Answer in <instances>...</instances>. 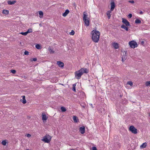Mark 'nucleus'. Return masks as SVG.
Masks as SVG:
<instances>
[{"instance_id": "obj_26", "label": "nucleus", "mask_w": 150, "mask_h": 150, "mask_svg": "<svg viewBox=\"0 0 150 150\" xmlns=\"http://www.w3.org/2000/svg\"><path fill=\"white\" fill-rule=\"evenodd\" d=\"M145 85L146 86H150V81L146 82Z\"/></svg>"}, {"instance_id": "obj_36", "label": "nucleus", "mask_w": 150, "mask_h": 150, "mask_svg": "<svg viewBox=\"0 0 150 150\" xmlns=\"http://www.w3.org/2000/svg\"><path fill=\"white\" fill-rule=\"evenodd\" d=\"M127 17H128V18H131L132 17V14H131V13L130 14H129L128 15Z\"/></svg>"}, {"instance_id": "obj_11", "label": "nucleus", "mask_w": 150, "mask_h": 150, "mask_svg": "<svg viewBox=\"0 0 150 150\" xmlns=\"http://www.w3.org/2000/svg\"><path fill=\"white\" fill-rule=\"evenodd\" d=\"M42 120H43V121H44V120L46 121L47 120L48 118L46 116L45 114L44 113H42Z\"/></svg>"}, {"instance_id": "obj_42", "label": "nucleus", "mask_w": 150, "mask_h": 150, "mask_svg": "<svg viewBox=\"0 0 150 150\" xmlns=\"http://www.w3.org/2000/svg\"><path fill=\"white\" fill-rule=\"evenodd\" d=\"M72 90L74 92L76 91V88L74 87H73L72 88Z\"/></svg>"}, {"instance_id": "obj_21", "label": "nucleus", "mask_w": 150, "mask_h": 150, "mask_svg": "<svg viewBox=\"0 0 150 150\" xmlns=\"http://www.w3.org/2000/svg\"><path fill=\"white\" fill-rule=\"evenodd\" d=\"M2 13L6 15H7L9 13V11L7 10H4L2 11Z\"/></svg>"}, {"instance_id": "obj_43", "label": "nucleus", "mask_w": 150, "mask_h": 150, "mask_svg": "<svg viewBox=\"0 0 150 150\" xmlns=\"http://www.w3.org/2000/svg\"><path fill=\"white\" fill-rule=\"evenodd\" d=\"M145 42V41L144 40H142V41H141V43L142 45H143Z\"/></svg>"}, {"instance_id": "obj_23", "label": "nucleus", "mask_w": 150, "mask_h": 150, "mask_svg": "<svg viewBox=\"0 0 150 150\" xmlns=\"http://www.w3.org/2000/svg\"><path fill=\"white\" fill-rule=\"evenodd\" d=\"M135 23L137 24L140 23H141V21L140 20L137 19L135 20Z\"/></svg>"}, {"instance_id": "obj_45", "label": "nucleus", "mask_w": 150, "mask_h": 150, "mask_svg": "<svg viewBox=\"0 0 150 150\" xmlns=\"http://www.w3.org/2000/svg\"><path fill=\"white\" fill-rule=\"evenodd\" d=\"M76 86V84H74L73 85V87H75Z\"/></svg>"}, {"instance_id": "obj_13", "label": "nucleus", "mask_w": 150, "mask_h": 150, "mask_svg": "<svg viewBox=\"0 0 150 150\" xmlns=\"http://www.w3.org/2000/svg\"><path fill=\"white\" fill-rule=\"evenodd\" d=\"M22 97L23 100H22L21 99V101L24 104H25L26 103V101L25 99V96H22Z\"/></svg>"}, {"instance_id": "obj_15", "label": "nucleus", "mask_w": 150, "mask_h": 150, "mask_svg": "<svg viewBox=\"0 0 150 150\" xmlns=\"http://www.w3.org/2000/svg\"><path fill=\"white\" fill-rule=\"evenodd\" d=\"M87 17L88 15L87 13L85 12H84L83 13V20L87 19Z\"/></svg>"}, {"instance_id": "obj_14", "label": "nucleus", "mask_w": 150, "mask_h": 150, "mask_svg": "<svg viewBox=\"0 0 150 150\" xmlns=\"http://www.w3.org/2000/svg\"><path fill=\"white\" fill-rule=\"evenodd\" d=\"M111 11L110 10V11H108L107 12V15L108 16V19H109L111 17V14L110 13H111V11Z\"/></svg>"}, {"instance_id": "obj_2", "label": "nucleus", "mask_w": 150, "mask_h": 150, "mask_svg": "<svg viewBox=\"0 0 150 150\" xmlns=\"http://www.w3.org/2000/svg\"><path fill=\"white\" fill-rule=\"evenodd\" d=\"M100 34L99 31L96 30L91 31V34L92 35V39L94 42L96 43L98 42L99 39Z\"/></svg>"}, {"instance_id": "obj_22", "label": "nucleus", "mask_w": 150, "mask_h": 150, "mask_svg": "<svg viewBox=\"0 0 150 150\" xmlns=\"http://www.w3.org/2000/svg\"><path fill=\"white\" fill-rule=\"evenodd\" d=\"M39 14L40 15V18H41L42 17L43 15V13L42 11H39L38 12Z\"/></svg>"}, {"instance_id": "obj_40", "label": "nucleus", "mask_w": 150, "mask_h": 150, "mask_svg": "<svg viewBox=\"0 0 150 150\" xmlns=\"http://www.w3.org/2000/svg\"><path fill=\"white\" fill-rule=\"evenodd\" d=\"M26 136L28 137H30L31 135L29 134H26Z\"/></svg>"}, {"instance_id": "obj_6", "label": "nucleus", "mask_w": 150, "mask_h": 150, "mask_svg": "<svg viewBox=\"0 0 150 150\" xmlns=\"http://www.w3.org/2000/svg\"><path fill=\"white\" fill-rule=\"evenodd\" d=\"M122 22L124 23L126 26H129V27L130 26V24L129 23V21H127V20L126 19L123 18L122 19Z\"/></svg>"}, {"instance_id": "obj_28", "label": "nucleus", "mask_w": 150, "mask_h": 150, "mask_svg": "<svg viewBox=\"0 0 150 150\" xmlns=\"http://www.w3.org/2000/svg\"><path fill=\"white\" fill-rule=\"evenodd\" d=\"M6 143L7 142L5 140L1 142L2 144L4 146L6 145Z\"/></svg>"}, {"instance_id": "obj_8", "label": "nucleus", "mask_w": 150, "mask_h": 150, "mask_svg": "<svg viewBox=\"0 0 150 150\" xmlns=\"http://www.w3.org/2000/svg\"><path fill=\"white\" fill-rule=\"evenodd\" d=\"M111 5V8L110 10L111 11H113L115 7V5L114 2L113 1H111L110 2Z\"/></svg>"}, {"instance_id": "obj_38", "label": "nucleus", "mask_w": 150, "mask_h": 150, "mask_svg": "<svg viewBox=\"0 0 150 150\" xmlns=\"http://www.w3.org/2000/svg\"><path fill=\"white\" fill-rule=\"evenodd\" d=\"M92 150H97V149L96 147L93 146L92 147Z\"/></svg>"}, {"instance_id": "obj_35", "label": "nucleus", "mask_w": 150, "mask_h": 150, "mask_svg": "<svg viewBox=\"0 0 150 150\" xmlns=\"http://www.w3.org/2000/svg\"><path fill=\"white\" fill-rule=\"evenodd\" d=\"M24 54L25 55H28L29 54V52L27 51H25L24 52Z\"/></svg>"}, {"instance_id": "obj_29", "label": "nucleus", "mask_w": 150, "mask_h": 150, "mask_svg": "<svg viewBox=\"0 0 150 150\" xmlns=\"http://www.w3.org/2000/svg\"><path fill=\"white\" fill-rule=\"evenodd\" d=\"M33 31L31 28H29V29L28 30L26 31L27 33V34L28 33H30L32 32Z\"/></svg>"}, {"instance_id": "obj_7", "label": "nucleus", "mask_w": 150, "mask_h": 150, "mask_svg": "<svg viewBox=\"0 0 150 150\" xmlns=\"http://www.w3.org/2000/svg\"><path fill=\"white\" fill-rule=\"evenodd\" d=\"M85 128L84 126L81 127L79 128V132L82 134H83L85 132Z\"/></svg>"}, {"instance_id": "obj_47", "label": "nucleus", "mask_w": 150, "mask_h": 150, "mask_svg": "<svg viewBox=\"0 0 150 150\" xmlns=\"http://www.w3.org/2000/svg\"><path fill=\"white\" fill-rule=\"evenodd\" d=\"M71 150H74V149H71Z\"/></svg>"}, {"instance_id": "obj_27", "label": "nucleus", "mask_w": 150, "mask_h": 150, "mask_svg": "<svg viewBox=\"0 0 150 150\" xmlns=\"http://www.w3.org/2000/svg\"><path fill=\"white\" fill-rule=\"evenodd\" d=\"M35 47L36 48L38 49H40L41 48L40 46V45L37 44L35 45Z\"/></svg>"}, {"instance_id": "obj_37", "label": "nucleus", "mask_w": 150, "mask_h": 150, "mask_svg": "<svg viewBox=\"0 0 150 150\" xmlns=\"http://www.w3.org/2000/svg\"><path fill=\"white\" fill-rule=\"evenodd\" d=\"M37 60V59L36 58H33V60H31V61H36Z\"/></svg>"}, {"instance_id": "obj_41", "label": "nucleus", "mask_w": 150, "mask_h": 150, "mask_svg": "<svg viewBox=\"0 0 150 150\" xmlns=\"http://www.w3.org/2000/svg\"><path fill=\"white\" fill-rule=\"evenodd\" d=\"M129 3H131L132 4H133L134 3V1L133 0L129 1Z\"/></svg>"}, {"instance_id": "obj_20", "label": "nucleus", "mask_w": 150, "mask_h": 150, "mask_svg": "<svg viewBox=\"0 0 150 150\" xmlns=\"http://www.w3.org/2000/svg\"><path fill=\"white\" fill-rule=\"evenodd\" d=\"M147 146V143L146 142L143 143L140 146V147L141 148H145Z\"/></svg>"}, {"instance_id": "obj_39", "label": "nucleus", "mask_w": 150, "mask_h": 150, "mask_svg": "<svg viewBox=\"0 0 150 150\" xmlns=\"http://www.w3.org/2000/svg\"><path fill=\"white\" fill-rule=\"evenodd\" d=\"M80 105H81V106H82L83 108H85V105L83 103H81L80 104Z\"/></svg>"}, {"instance_id": "obj_44", "label": "nucleus", "mask_w": 150, "mask_h": 150, "mask_svg": "<svg viewBox=\"0 0 150 150\" xmlns=\"http://www.w3.org/2000/svg\"><path fill=\"white\" fill-rule=\"evenodd\" d=\"M139 13L140 14H142L143 13V12L142 11H140L139 12Z\"/></svg>"}, {"instance_id": "obj_33", "label": "nucleus", "mask_w": 150, "mask_h": 150, "mask_svg": "<svg viewBox=\"0 0 150 150\" xmlns=\"http://www.w3.org/2000/svg\"><path fill=\"white\" fill-rule=\"evenodd\" d=\"M125 56H124V57H122V62H124L125 60L126 59V58H125Z\"/></svg>"}, {"instance_id": "obj_4", "label": "nucleus", "mask_w": 150, "mask_h": 150, "mask_svg": "<svg viewBox=\"0 0 150 150\" xmlns=\"http://www.w3.org/2000/svg\"><path fill=\"white\" fill-rule=\"evenodd\" d=\"M50 137V136L49 135H46L43 137L42 140L44 141L45 143H48L50 141V139H48L49 138L51 139Z\"/></svg>"}, {"instance_id": "obj_19", "label": "nucleus", "mask_w": 150, "mask_h": 150, "mask_svg": "<svg viewBox=\"0 0 150 150\" xmlns=\"http://www.w3.org/2000/svg\"><path fill=\"white\" fill-rule=\"evenodd\" d=\"M121 27L122 28H123L125 29L126 31H128L129 30V28L128 27H126V26L124 25H121Z\"/></svg>"}, {"instance_id": "obj_31", "label": "nucleus", "mask_w": 150, "mask_h": 150, "mask_svg": "<svg viewBox=\"0 0 150 150\" xmlns=\"http://www.w3.org/2000/svg\"><path fill=\"white\" fill-rule=\"evenodd\" d=\"M20 34H21L22 35H25V36L27 35V34H28L26 32H21V33H20Z\"/></svg>"}, {"instance_id": "obj_30", "label": "nucleus", "mask_w": 150, "mask_h": 150, "mask_svg": "<svg viewBox=\"0 0 150 150\" xmlns=\"http://www.w3.org/2000/svg\"><path fill=\"white\" fill-rule=\"evenodd\" d=\"M127 84L131 86H132L133 85V83L132 81H129L127 82Z\"/></svg>"}, {"instance_id": "obj_34", "label": "nucleus", "mask_w": 150, "mask_h": 150, "mask_svg": "<svg viewBox=\"0 0 150 150\" xmlns=\"http://www.w3.org/2000/svg\"><path fill=\"white\" fill-rule=\"evenodd\" d=\"M11 72L13 74H15L16 72V71L15 70H11Z\"/></svg>"}, {"instance_id": "obj_16", "label": "nucleus", "mask_w": 150, "mask_h": 150, "mask_svg": "<svg viewBox=\"0 0 150 150\" xmlns=\"http://www.w3.org/2000/svg\"><path fill=\"white\" fill-rule=\"evenodd\" d=\"M16 2V1L15 0L13 1H7V3L9 5H12L15 4Z\"/></svg>"}, {"instance_id": "obj_17", "label": "nucleus", "mask_w": 150, "mask_h": 150, "mask_svg": "<svg viewBox=\"0 0 150 150\" xmlns=\"http://www.w3.org/2000/svg\"><path fill=\"white\" fill-rule=\"evenodd\" d=\"M73 118L75 122L77 123L78 122L79 120L76 116H74L73 117Z\"/></svg>"}, {"instance_id": "obj_18", "label": "nucleus", "mask_w": 150, "mask_h": 150, "mask_svg": "<svg viewBox=\"0 0 150 150\" xmlns=\"http://www.w3.org/2000/svg\"><path fill=\"white\" fill-rule=\"evenodd\" d=\"M84 21L85 25L87 26H88L89 25V21L87 19H85L83 20Z\"/></svg>"}, {"instance_id": "obj_3", "label": "nucleus", "mask_w": 150, "mask_h": 150, "mask_svg": "<svg viewBox=\"0 0 150 150\" xmlns=\"http://www.w3.org/2000/svg\"><path fill=\"white\" fill-rule=\"evenodd\" d=\"M129 45L130 47L132 48H134L137 47L138 45L137 43L133 40L130 41L129 42Z\"/></svg>"}, {"instance_id": "obj_12", "label": "nucleus", "mask_w": 150, "mask_h": 150, "mask_svg": "<svg viewBox=\"0 0 150 150\" xmlns=\"http://www.w3.org/2000/svg\"><path fill=\"white\" fill-rule=\"evenodd\" d=\"M69 13V11L68 9H67L65 12L62 14V16L64 17L66 16Z\"/></svg>"}, {"instance_id": "obj_25", "label": "nucleus", "mask_w": 150, "mask_h": 150, "mask_svg": "<svg viewBox=\"0 0 150 150\" xmlns=\"http://www.w3.org/2000/svg\"><path fill=\"white\" fill-rule=\"evenodd\" d=\"M48 50L50 53H53L54 52V51L50 47L48 48Z\"/></svg>"}, {"instance_id": "obj_5", "label": "nucleus", "mask_w": 150, "mask_h": 150, "mask_svg": "<svg viewBox=\"0 0 150 150\" xmlns=\"http://www.w3.org/2000/svg\"><path fill=\"white\" fill-rule=\"evenodd\" d=\"M129 130L133 133L136 134L137 133V130L133 126H130L129 129Z\"/></svg>"}, {"instance_id": "obj_10", "label": "nucleus", "mask_w": 150, "mask_h": 150, "mask_svg": "<svg viewBox=\"0 0 150 150\" xmlns=\"http://www.w3.org/2000/svg\"><path fill=\"white\" fill-rule=\"evenodd\" d=\"M57 64L58 65V66L60 67H64V63L61 61H57Z\"/></svg>"}, {"instance_id": "obj_9", "label": "nucleus", "mask_w": 150, "mask_h": 150, "mask_svg": "<svg viewBox=\"0 0 150 150\" xmlns=\"http://www.w3.org/2000/svg\"><path fill=\"white\" fill-rule=\"evenodd\" d=\"M112 45L115 49H117L119 47V44L117 42H113L112 43Z\"/></svg>"}, {"instance_id": "obj_46", "label": "nucleus", "mask_w": 150, "mask_h": 150, "mask_svg": "<svg viewBox=\"0 0 150 150\" xmlns=\"http://www.w3.org/2000/svg\"><path fill=\"white\" fill-rule=\"evenodd\" d=\"M149 116L150 117V113H149Z\"/></svg>"}, {"instance_id": "obj_32", "label": "nucleus", "mask_w": 150, "mask_h": 150, "mask_svg": "<svg viewBox=\"0 0 150 150\" xmlns=\"http://www.w3.org/2000/svg\"><path fill=\"white\" fill-rule=\"evenodd\" d=\"M75 32L74 30H72L71 32L70 33V35H74V34Z\"/></svg>"}, {"instance_id": "obj_1", "label": "nucleus", "mask_w": 150, "mask_h": 150, "mask_svg": "<svg viewBox=\"0 0 150 150\" xmlns=\"http://www.w3.org/2000/svg\"><path fill=\"white\" fill-rule=\"evenodd\" d=\"M88 72V70L86 68H82L79 71H76L75 73L76 78L78 79H80L81 76L85 73L87 74Z\"/></svg>"}, {"instance_id": "obj_24", "label": "nucleus", "mask_w": 150, "mask_h": 150, "mask_svg": "<svg viewBox=\"0 0 150 150\" xmlns=\"http://www.w3.org/2000/svg\"><path fill=\"white\" fill-rule=\"evenodd\" d=\"M61 110L63 112H64L66 111V108L64 107H62L61 108Z\"/></svg>"}]
</instances>
